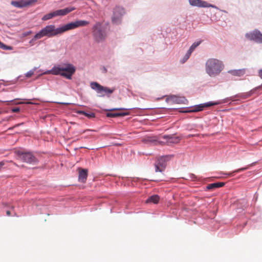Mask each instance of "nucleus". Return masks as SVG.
I'll return each instance as SVG.
<instances>
[{
    "instance_id": "obj_6",
    "label": "nucleus",
    "mask_w": 262,
    "mask_h": 262,
    "mask_svg": "<svg viewBox=\"0 0 262 262\" xmlns=\"http://www.w3.org/2000/svg\"><path fill=\"white\" fill-rule=\"evenodd\" d=\"M18 159L24 162L29 164H36L37 160L33 154L30 152H24L23 150H18L15 151Z\"/></svg>"
},
{
    "instance_id": "obj_36",
    "label": "nucleus",
    "mask_w": 262,
    "mask_h": 262,
    "mask_svg": "<svg viewBox=\"0 0 262 262\" xmlns=\"http://www.w3.org/2000/svg\"><path fill=\"white\" fill-rule=\"evenodd\" d=\"M19 125H20V124H16V125H15L14 126V127H16V126H19Z\"/></svg>"
},
{
    "instance_id": "obj_39",
    "label": "nucleus",
    "mask_w": 262,
    "mask_h": 262,
    "mask_svg": "<svg viewBox=\"0 0 262 262\" xmlns=\"http://www.w3.org/2000/svg\"><path fill=\"white\" fill-rule=\"evenodd\" d=\"M154 181H159V180H154Z\"/></svg>"
},
{
    "instance_id": "obj_30",
    "label": "nucleus",
    "mask_w": 262,
    "mask_h": 262,
    "mask_svg": "<svg viewBox=\"0 0 262 262\" xmlns=\"http://www.w3.org/2000/svg\"><path fill=\"white\" fill-rule=\"evenodd\" d=\"M12 112L13 113H17L19 112L20 111V109L19 107H15L11 110Z\"/></svg>"
},
{
    "instance_id": "obj_7",
    "label": "nucleus",
    "mask_w": 262,
    "mask_h": 262,
    "mask_svg": "<svg viewBox=\"0 0 262 262\" xmlns=\"http://www.w3.org/2000/svg\"><path fill=\"white\" fill-rule=\"evenodd\" d=\"M172 156L167 155L157 157L155 163L156 172H163L164 171L167 162L170 160Z\"/></svg>"
},
{
    "instance_id": "obj_31",
    "label": "nucleus",
    "mask_w": 262,
    "mask_h": 262,
    "mask_svg": "<svg viewBox=\"0 0 262 262\" xmlns=\"http://www.w3.org/2000/svg\"><path fill=\"white\" fill-rule=\"evenodd\" d=\"M124 110V108H115L111 109V111H117V110Z\"/></svg>"
},
{
    "instance_id": "obj_13",
    "label": "nucleus",
    "mask_w": 262,
    "mask_h": 262,
    "mask_svg": "<svg viewBox=\"0 0 262 262\" xmlns=\"http://www.w3.org/2000/svg\"><path fill=\"white\" fill-rule=\"evenodd\" d=\"M75 10L74 7H68L63 9H59L54 11L56 17L60 16H65L70 12Z\"/></svg>"
},
{
    "instance_id": "obj_14",
    "label": "nucleus",
    "mask_w": 262,
    "mask_h": 262,
    "mask_svg": "<svg viewBox=\"0 0 262 262\" xmlns=\"http://www.w3.org/2000/svg\"><path fill=\"white\" fill-rule=\"evenodd\" d=\"M218 104H219V103H218V102H214V103H212V102H207V103H206L203 104H200V105H197L194 109L191 110L188 112H199V111H202L203 110L204 107H208V106H212V105H217Z\"/></svg>"
},
{
    "instance_id": "obj_11",
    "label": "nucleus",
    "mask_w": 262,
    "mask_h": 262,
    "mask_svg": "<svg viewBox=\"0 0 262 262\" xmlns=\"http://www.w3.org/2000/svg\"><path fill=\"white\" fill-rule=\"evenodd\" d=\"M36 2V0H19L18 1H12L11 4L15 7L23 8L26 7Z\"/></svg>"
},
{
    "instance_id": "obj_18",
    "label": "nucleus",
    "mask_w": 262,
    "mask_h": 262,
    "mask_svg": "<svg viewBox=\"0 0 262 262\" xmlns=\"http://www.w3.org/2000/svg\"><path fill=\"white\" fill-rule=\"evenodd\" d=\"M228 72L233 76H241L245 74V70L244 69L233 70Z\"/></svg>"
},
{
    "instance_id": "obj_24",
    "label": "nucleus",
    "mask_w": 262,
    "mask_h": 262,
    "mask_svg": "<svg viewBox=\"0 0 262 262\" xmlns=\"http://www.w3.org/2000/svg\"><path fill=\"white\" fill-rule=\"evenodd\" d=\"M0 48L4 50H12L13 48L12 46H7L0 41Z\"/></svg>"
},
{
    "instance_id": "obj_25",
    "label": "nucleus",
    "mask_w": 262,
    "mask_h": 262,
    "mask_svg": "<svg viewBox=\"0 0 262 262\" xmlns=\"http://www.w3.org/2000/svg\"><path fill=\"white\" fill-rule=\"evenodd\" d=\"M201 41H198V42H194L192 45L190 47L189 49L188 50V51H189V52H190L191 53L193 51V50L198 47L200 45V44L201 43Z\"/></svg>"
},
{
    "instance_id": "obj_37",
    "label": "nucleus",
    "mask_w": 262,
    "mask_h": 262,
    "mask_svg": "<svg viewBox=\"0 0 262 262\" xmlns=\"http://www.w3.org/2000/svg\"><path fill=\"white\" fill-rule=\"evenodd\" d=\"M104 72H105V73H106V72H107V70H106V69L104 68Z\"/></svg>"
},
{
    "instance_id": "obj_22",
    "label": "nucleus",
    "mask_w": 262,
    "mask_h": 262,
    "mask_svg": "<svg viewBox=\"0 0 262 262\" xmlns=\"http://www.w3.org/2000/svg\"><path fill=\"white\" fill-rule=\"evenodd\" d=\"M173 101L177 103L185 104L187 100L184 97L174 96L173 97Z\"/></svg>"
},
{
    "instance_id": "obj_4",
    "label": "nucleus",
    "mask_w": 262,
    "mask_h": 262,
    "mask_svg": "<svg viewBox=\"0 0 262 262\" xmlns=\"http://www.w3.org/2000/svg\"><path fill=\"white\" fill-rule=\"evenodd\" d=\"M92 35L93 38L96 42L103 41L106 37V33L104 29L102 28L100 23H96L92 27Z\"/></svg>"
},
{
    "instance_id": "obj_20",
    "label": "nucleus",
    "mask_w": 262,
    "mask_h": 262,
    "mask_svg": "<svg viewBox=\"0 0 262 262\" xmlns=\"http://www.w3.org/2000/svg\"><path fill=\"white\" fill-rule=\"evenodd\" d=\"M143 141L145 143H153L154 145H158L160 143V141H158L157 140L152 137H147Z\"/></svg>"
},
{
    "instance_id": "obj_10",
    "label": "nucleus",
    "mask_w": 262,
    "mask_h": 262,
    "mask_svg": "<svg viewBox=\"0 0 262 262\" xmlns=\"http://www.w3.org/2000/svg\"><path fill=\"white\" fill-rule=\"evenodd\" d=\"M246 37L250 40H254L256 42L262 43V34L258 30L247 33Z\"/></svg>"
},
{
    "instance_id": "obj_35",
    "label": "nucleus",
    "mask_w": 262,
    "mask_h": 262,
    "mask_svg": "<svg viewBox=\"0 0 262 262\" xmlns=\"http://www.w3.org/2000/svg\"><path fill=\"white\" fill-rule=\"evenodd\" d=\"M90 130H89V129L84 130H83V131L82 132V133H81V134H83V133H84L85 132H86V131H90Z\"/></svg>"
},
{
    "instance_id": "obj_32",
    "label": "nucleus",
    "mask_w": 262,
    "mask_h": 262,
    "mask_svg": "<svg viewBox=\"0 0 262 262\" xmlns=\"http://www.w3.org/2000/svg\"><path fill=\"white\" fill-rule=\"evenodd\" d=\"M258 74L259 76L262 79V69L259 71Z\"/></svg>"
},
{
    "instance_id": "obj_26",
    "label": "nucleus",
    "mask_w": 262,
    "mask_h": 262,
    "mask_svg": "<svg viewBox=\"0 0 262 262\" xmlns=\"http://www.w3.org/2000/svg\"><path fill=\"white\" fill-rule=\"evenodd\" d=\"M191 54V53L190 52H189V51H187V53L186 54V55L184 57V58H183V59L182 60V63H184L189 58Z\"/></svg>"
},
{
    "instance_id": "obj_33",
    "label": "nucleus",
    "mask_w": 262,
    "mask_h": 262,
    "mask_svg": "<svg viewBox=\"0 0 262 262\" xmlns=\"http://www.w3.org/2000/svg\"><path fill=\"white\" fill-rule=\"evenodd\" d=\"M6 214L8 216H10L11 215V212L9 210H7L6 211Z\"/></svg>"
},
{
    "instance_id": "obj_5",
    "label": "nucleus",
    "mask_w": 262,
    "mask_h": 262,
    "mask_svg": "<svg viewBox=\"0 0 262 262\" xmlns=\"http://www.w3.org/2000/svg\"><path fill=\"white\" fill-rule=\"evenodd\" d=\"M91 88L95 90L99 97H104L105 95L111 94L115 91V88L110 89L107 87L103 86L96 82H92L91 83Z\"/></svg>"
},
{
    "instance_id": "obj_27",
    "label": "nucleus",
    "mask_w": 262,
    "mask_h": 262,
    "mask_svg": "<svg viewBox=\"0 0 262 262\" xmlns=\"http://www.w3.org/2000/svg\"><path fill=\"white\" fill-rule=\"evenodd\" d=\"M17 99H16V100ZM15 100V99L14 100H10V101H5L4 102H7V104H8L10 102H11L12 103V104H23L24 102H14V101Z\"/></svg>"
},
{
    "instance_id": "obj_3",
    "label": "nucleus",
    "mask_w": 262,
    "mask_h": 262,
    "mask_svg": "<svg viewBox=\"0 0 262 262\" xmlns=\"http://www.w3.org/2000/svg\"><path fill=\"white\" fill-rule=\"evenodd\" d=\"M205 66L206 73L211 77L219 75L224 68L222 61L215 58L208 59Z\"/></svg>"
},
{
    "instance_id": "obj_15",
    "label": "nucleus",
    "mask_w": 262,
    "mask_h": 262,
    "mask_svg": "<svg viewBox=\"0 0 262 262\" xmlns=\"http://www.w3.org/2000/svg\"><path fill=\"white\" fill-rule=\"evenodd\" d=\"M189 3L192 6H197L199 7H206L207 4L206 2L202 0H189Z\"/></svg>"
},
{
    "instance_id": "obj_1",
    "label": "nucleus",
    "mask_w": 262,
    "mask_h": 262,
    "mask_svg": "<svg viewBox=\"0 0 262 262\" xmlns=\"http://www.w3.org/2000/svg\"><path fill=\"white\" fill-rule=\"evenodd\" d=\"M65 32L64 25L56 28L55 25H50L43 28L39 32L36 33L30 40L31 43L33 41L41 38L43 37H52Z\"/></svg>"
},
{
    "instance_id": "obj_23",
    "label": "nucleus",
    "mask_w": 262,
    "mask_h": 262,
    "mask_svg": "<svg viewBox=\"0 0 262 262\" xmlns=\"http://www.w3.org/2000/svg\"><path fill=\"white\" fill-rule=\"evenodd\" d=\"M77 113L80 115H83L89 118H92L95 117V114L93 113H88L82 111H79Z\"/></svg>"
},
{
    "instance_id": "obj_34",
    "label": "nucleus",
    "mask_w": 262,
    "mask_h": 262,
    "mask_svg": "<svg viewBox=\"0 0 262 262\" xmlns=\"http://www.w3.org/2000/svg\"><path fill=\"white\" fill-rule=\"evenodd\" d=\"M163 138H164V139H168V138L170 139L171 138L169 136H163Z\"/></svg>"
},
{
    "instance_id": "obj_40",
    "label": "nucleus",
    "mask_w": 262,
    "mask_h": 262,
    "mask_svg": "<svg viewBox=\"0 0 262 262\" xmlns=\"http://www.w3.org/2000/svg\"><path fill=\"white\" fill-rule=\"evenodd\" d=\"M14 215H15V216H16V215H17L16 213H14Z\"/></svg>"
},
{
    "instance_id": "obj_8",
    "label": "nucleus",
    "mask_w": 262,
    "mask_h": 262,
    "mask_svg": "<svg viewBox=\"0 0 262 262\" xmlns=\"http://www.w3.org/2000/svg\"><path fill=\"white\" fill-rule=\"evenodd\" d=\"M89 22L84 20H77L64 25L65 32L73 30L76 28L86 26L89 25Z\"/></svg>"
},
{
    "instance_id": "obj_9",
    "label": "nucleus",
    "mask_w": 262,
    "mask_h": 262,
    "mask_svg": "<svg viewBox=\"0 0 262 262\" xmlns=\"http://www.w3.org/2000/svg\"><path fill=\"white\" fill-rule=\"evenodd\" d=\"M124 13V10L123 8L116 7L113 11V14L112 17V20L114 24H118L121 22V17Z\"/></svg>"
},
{
    "instance_id": "obj_29",
    "label": "nucleus",
    "mask_w": 262,
    "mask_h": 262,
    "mask_svg": "<svg viewBox=\"0 0 262 262\" xmlns=\"http://www.w3.org/2000/svg\"><path fill=\"white\" fill-rule=\"evenodd\" d=\"M248 167H243V168H239L236 170H235L234 171V172H241V171H244L245 170H246L247 169H248Z\"/></svg>"
},
{
    "instance_id": "obj_19",
    "label": "nucleus",
    "mask_w": 262,
    "mask_h": 262,
    "mask_svg": "<svg viewBox=\"0 0 262 262\" xmlns=\"http://www.w3.org/2000/svg\"><path fill=\"white\" fill-rule=\"evenodd\" d=\"M128 113H108L106 114V116L108 117H117L119 116H124L128 115Z\"/></svg>"
},
{
    "instance_id": "obj_38",
    "label": "nucleus",
    "mask_w": 262,
    "mask_h": 262,
    "mask_svg": "<svg viewBox=\"0 0 262 262\" xmlns=\"http://www.w3.org/2000/svg\"><path fill=\"white\" fill-rule=\"evenodd\" d=\"M26 103H27V104H32V102H27Z\"/></svg>"
},
{
    "instance_id": "obj_12",
    "label": "nucleus",
    "mask_w": 262,
    "mask_h": 262,
    "mask_svg": "<svg viewBox=\"0 0 262 262\" xmlns=\"http://www.w3.org/2000/svg\"><path fill=\"white\" fill-rule=\"evenodd\" d=\"M77 170L78 172V181L85 183L88 176V170L79 167L77 169Z\"/></svg>"
},
{
    "instance_id": "obj_16",
    "label": "nucleus",
    "mask_w": 262,
    "mask_h": 262,
    "mask_svg": "<svg viewBox=\"0 0 262 262\" xmlns=\"http://www.w3.org/2000/svg\"><path fill=\"white\" fill-rule=\"evenodd\" d=\"M225 185L224 182H217L214 183H211L207 186V189L209 190L214 189L217 188L223 187Z\"/></svg>"
},
{
    "instance_id": "obj_2",
    "label": "nucleus",
    "mask_w": 262,
    "mask_h": 262,
    "mask_svg": "<svg viewBox=\"0 0 262 262\" xmlns=\"http://www.w3.org/2000/svg\"><path fill=\"white\" fill-rule=\"evenodd\" d=\"M75 67L72 64H64L61 67H54L48 73L54 75H60L68 79H71L72 76L75 73Z\"/></svg>"
},
{
    "instance_id": "obj_21",
    "label": "nucleus",
    "mask_w": 262,
    "mask_h": 262,
    "mask_svg": "<svg viewBox=\"0 0 262 262\" xmlns=\"http://www.w3.org/2000/svg\"><path fill=\"white\" fill-rule=\"evenodd\" d=\"M56 17L54 11L51 12L48 14H45L41 18L42 20L46 21L52 19L54 17Z\"/></svg>"
},
{
    "instance_id": "obj_28",
    "label": "nucleus",
    "mask_w": 262,
    "mask_h": 262,
    "mask_svg": "<svg viewBox=\"0 0 262 262\" xmlns=\"http://www.w3.org/2000/svg\"><path fill=\"white\" fill-rule=\"evenodd\" d=\"M34 74L33 71H29L26 74V76L27 77H31Z\"/></svg>"
},
{
    "instance_id": "obj_17",
    "label": "nucleus",
    "mask_w": 262,
    "mask_h": 262,
    "mask_svg": "<svg viewBox=\"0 0 262 262\" xmlns=\"http://www.w3.org/2000/svg\"><path fill=\"white\" fill-rule=\"evenodd\" d=\"M160 198L158 195H153L152 196H149L146 201V203H152L154 204H157L158 203L159 201Z\"/></svg>"
}]
</instances>
